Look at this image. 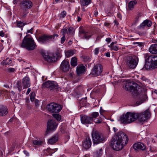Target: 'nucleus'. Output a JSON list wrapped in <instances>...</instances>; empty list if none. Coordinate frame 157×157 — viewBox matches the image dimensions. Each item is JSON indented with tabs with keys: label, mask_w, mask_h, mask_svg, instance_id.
Here are the masks:
<instances>
[{
	"label": "nucleus",
	"mask_w": 157,
	"mask_h": 157,
	"mask_svg": "<svg viewBox=\"0 0 157 157\" xmlns=\"http://www.w3.org/2000/svg\"><path fill=\"white\" fill-rule=\"evenodd\" d=\"M113 129L114 131L115 132H116L117 131V129L116 128H115V127L113 128Z\"/></svg>",
	"instance_id": "62"
},
{
	"label": "nucleus",
	"mask_w": 157,
	"mask_h": 157,
	"mask_svg": "<svg viewBox=\"0 0 157 157\" xmlns=\"http://www.w3.org/2000/svg\"><path fill=\"white\" fill-rule=\"evenodd\" d=\"M68 34H73L75 32V30L72 27H70L69 28L68 30Z\"/></svg>",
	"instance_id": "42"
},
{
	"label": "nucleus",
	"mask_w": 157,
	"mask_h": 157,
	"mask_svg": "<svg viewBox=\"0 0 157 157\" xmlns=\"http://www.w3.org/2000/svg\"><path fill=\"white\" fill-rule=\"evenodd\" d=\"M21 46L30 51L35 48L36 45L32 37L30 35H28L24 37Z\"/></svg>",
	"instance_id": "2"
},
{
	"label": "nucleus",
	"mask_w": 157,
	"mask_h": 157,
	"mask_svg": "<svg viewBox=\"0 0 157 157\" xmlns=\"http://www.w3.org/2000/svg\"><path fill=\"white\" fill-rule=\"evenodd\" d=\"M12 60L9 58H7L6 59L3 60L1 63L2 65H10L12 66L13 64H12Z\"/></svg>",
	"instance_id": "30"
},
{
	"label": "nucleus",
	"mask_w": 157,
	"mask_h": 157,
	"mask_svg": "<svg viewBox=\"0 0 157 157\" xmlns=\"http://www.w3.org/2000/svg\"><path fill=\"white\" fill-rule=\"evenodd\" d=\"M66 14V12L64 11H63L61 13L60 17H61L62 18H63L65 16Z\"/></svg>",
	"instance_id": "45"
},
{
	"label": "nucleus",
	"mask_w": 157,
	"mask_h": 157,
	"mask_svg": "<svg viewBox=\"0 0 157 157\" xmlns=\"http://www.w3.org/2000/svg\"><path fill=\"white\" fill-rule=\"evenodd\" d=\"M24 153L27 156H29V153L26 150L23 151Z\"/></svg>",
	"instance_id": "49"
},
{
	"label": "nucleus",
	"mask_w": 157,
	"mask_h": 157,
	"mask_svg": "<svg viewBox=\"0 0 157 157\" xmlns=\"http://www.w3.org/2000/svg\"><path fill=\"white\" fill-rule=\"evenodd\" d=\"M127 136L122 132H118L113 138L111 142V146L115 150H121L127 144L128 141Z\"/></svg>",
	"instance_id": "1"
},
{
	"label": "nucleus",
	"mask_w": 157,
	"mask_h": 157,
	"mask_svg": "<svg viewBox=\"0 0 157 157\" xmlns=\"http://www.w3.org/2000/svg\"><path fill=\"white\" fill-rule=\"evenodd\" d=\"M102 71V67L100 64L95 65L91 70L90 74L94 76L100 75Z\"/></svg>",
	"instance_id": "8"
},
{
	"label": "nucleus",
	"mask_w": 157,
	"mask_h": 157,
	"mask_svg": "<svg viewBox=\"0 0 157 157\" xmlns=\"http://www.w3.org/2000/svg\"><path fill=\"white\" fill-rule=\"evenodd\" d=\"M92 35V33L89 31H86L82 28H80L79 31V36L81 38L88 39Z\"/></svg>",
	"instance_id": "9"
},
{
	"label": "nucleus",
	"mask_w": 157,
	"mask_h": 157,
	"mask_svg": "<svg viewBox=\"0 0 157 157\" xmlns=\"http://www.w3.org/2000/svg\"><path fill=\"white\" fill-rule=\"evenodd\" d=\"M106 41L108 42H110L111 41V39L110 38H108L106 39Z\"/></svg>",
	"instance_id": "58"
},
{
	"label": "nucleus",
	"mask_w": 157,
	"mask_h": 157,
	"mask_svg": "<svg viewBox=\"0 0 157 157\" xmlns=\"http://www.w3.org/2000/svg\"><path fill=\"white\" fill-rule=\"evenodd\" d=\"M137 84L133 81H129L126 82L124 86V88L126 90L131 91L132 90H134Z\"/></svg>",
	"instance_id": "11"
},
{
	"label": "nucleus",
	"mask_w": 157,
	"mask_h": 157,
	"mask_svg": "<svg viewBox=\"0 0 157 157\" xmlns=\"http://www.w3.org/2000/svg\"><path fill=\"white\" fill-rule=\"evenodd\" d=\"M61 33H62L63 36H65V34L67 33V34H68V33L67 30V29H66V28H65L64 29H62Z\"/></svg>",
	"instance_id": "43"
},
{
	"label": "nucleus",
	"mask_w": 157,
	"mask_h": 157,
	"mask_svg": "<svg viewBox=\"0 0 157 157\" xmlns=\"http://www.w3.org/2000/svg\"><path fill=\"white\" fill-rule=\"evenodd\" d=\"M92 135L94 144H98L104 140L102 136L100 135L97 131H93Z\"/></svg>",
	"instance_id": "7"
},
{
	"label": "nucleus",
	"mask_w": 157,
	"mask_h": 157,
	"mask_svg": "<svg viewBox=\"0 0 157 157\" xmlns=\"http://www.w3.org/2000/svg\"><path fill=\"white\" fill-rule=\"evenodd\" d=\"M136 43L138 44V45L140 46H142L143 45V43L141 42H137Z\"/></svg>",
	"instance_id": "57"
},
{
	"label": "nucleus",
	"mask_w": 157,
	"mask_h": 157,
	"mask_svg": "<svg viewBox=\"0 0 157 157\" xmlns=\"http://www.w3.org/2000/svg\"><path fill=\"white\" fill-rule=\"evenodd\" d=\"M25 25V23H23L20 21H18L17 22V26L18 27H22Z\"/></svg>",
	"instance_id": "41"
},
{
	"label": "nucleus",
	"mask_w": 157,
	"mask_h": 157,
	"mask_svg": "<svg viewBox=\"0 0 157 157\" xmlns=\"http://www.w3.org/2000/svg\"><path fill=\"white\" fill-rule=\"evenodd\" d=\"M47 130L53 131L56 129L58 124L54 121L49 120L48 122Z\"/></svg>",
	"instance_id": "12"
},
{
	"label": "nucleus",
	"mask_w": 157,
	"mask_h": 157,
	"mask_svg": "<svg viewBox=\"0 0 157 157\" xmlns=\"http://www.w3.org/2000/svg\"><path fill=\"white\" fill-rule=\"evenodd\" d=\"M145 59L146 63H152L154 59H157V56L152 55L149 56L148 53L144 54Z\"/></svg>",
	"instance_id": "14"
},
{
	"label": "nucleus",
	"mask_w": 157,
	"mask_h": 157,
	"mask_svg": "<svg viewBox=\"0 0 157 157\" xmlns=\"http://www.w3.org/2000/svg\"><path fill=\"white\" fill-rule=\"evenodd\" d=\"M52 116L57 121H60L61 120V116L59 114H53Z\"/></svg>",
	"instance_id": "40"
},
{
	"label": "nucleus",
	"mask_w": 157,
	"mask_h": 157,
	"mask_svg": "<svg viewBox=\"0 0 157 157\" xmlns=\"http://www.w3.org/2000/svg\"><path fill=\"white\" fill-rule=\"evenodd\" d=\"M75 53V51L73 50H68L65 52V54L66 57H69L74 55Z\"/></svg>",
	"instance_id": "34"
},
{
	"label": "nucleus",
	"mask_w": 157,
	"mask_h": 157,
	"mask_svg": "<svg viewBox=\"0 0 157 157\" xmlns=\"http://www.w3.org/2000/svg\"><path fill=\"white\" fill-rule=\"evenodd\" d=\"M48 110L52 113L59 112L61 109V106L55 103H51L47 106Z\"/></svg>",
	"instance_id": "6"
},
{
	"label": "nucleus",
	"mask_w": 157,
	"mask_h": 157,
	"mask_svg": "<svg viewBox=\"0 0 157 157\" xmlns=\"http://www.w3.org/2000/svg\"><path fill=\"white\" fill-rule=\"evenodd\" d=\"M77 60L76 57H72L71 60V64L72 66L75 67L77 65Z\"/></svg>",
	"instance_id": "33"
},
{
	"label": "nucleus",
	"mask_w": 157,
	"mask_h": 157,
	"mask_svg": "<svg viewBox=\"0 0 157 157\" xmlns=\"http://www.w3.org/2000/svg\"><path fill=\"white\" fill-rule=\"evenodd\" d=\"M105 56L107 57H109L110 56V54L109 52H107L105 54Z\"/></svg>",
	"instance_id": "59"
},
{
	"label": "nucleus",
	"mask_w": 157,
	"mask_h": 157,
	"mask_svg": "<svg viewBox=\"0 0 157 157\" xmlns=\"http://www.w3.org/2000/svg\"><path fill=\"white\" fill-rule=\"evenodd\" d=\"M22 84L24 88H27L30 86V79L28 77L26 76L23 78Z\"/></svg>",
	"instance_id": "21"
},
{
	"label": "nucleus",
	"mask_w": 157,
	"mask_h": 157,
	"mask_svg": "<svg viewBox=\"0 0 157 157\" xmlns=\"http://www.w3.org/2000/svg\"><path fill=\"white\" fill-rule=\"evenodd\" d=\"M58 137L57 135H54L48 140V144H52L56 143L58 140Z\"/></svg>",
	"instance_id": "26"
},
{
	"label": "nucleus",
	"mask_w": 157,
	"mask_h": 157,
	"mask_svg": "<svg viewBox=\"0 0 157 157\" xmlns=\"http://www.w3.org/2000/svg\"><path fill=\"white\" fill-rule=\"evenodd\" d=\"M148 51L152 54H157V44L151 45L148 49Z\"/></svg>",
	"instance_id": "22"
},
{
	"label": "nucleus",
	"mask_w": 157,
	"mask_h": 157,
	"mask_svg": "<svg viewBox=\"0 0 157 157\" xmlns=\"http://www.w3.org/2000/svg\"><path fill=\"white\" fill-rule=\"evenodd\" d=\"M138 120L140 122H144L147 121L151 116V113L149 109L138 113Z\"/></svg>",
	"instance_id": "3"
},
{
	"label": "nucleus",
	"mask_w": 157,
	"mask_h": 157,
	"mask_svg": "<svg viewBox=\"0 0 157 157\" xmlns=\"http://www.w3.org/2000/svg\"><path fill=\"white\" fill-rule=\"evenodd\" d=\"M114 23L115 24V25H116V26H117L118 25V23L116 20L114 21Z\"/></svg>",
	"instance_id": "60"
},
{
	"label": "nucleus",
	"mask_w": 157,
	"mask_h": 157,
	"mask_svg": "<svg viewBox=\"0 0 157 157\" xmlns=\"http://www.w3.org/2000/svg\"><path fill=\"white\" fill-rule=\"evenodd\" d=\"M91 0H80V2L81 5L83 6H86L90 2Z\"/></svg>",
	"instance_id": "38"
},
{
	"label": "nucleus",
	"mask_w": 157,
	"mask_h": 157,
	"mask_svg": "<svg viewBox=\"0 0 157 157\" xmlns=\"http://www.w3.org/2000/svg\"><path fill=\"white\" fill-rule=\"evenodd\" d=\"M152 25L151 21L148 20H145L139 26V29H142L145 28L150 27Z\"/></svg>",
	"instance_id": "19"
},
{
	"label": "nucleus",
	"mask_w": 157,
	"mask_h": 157,
	"mask_svg": "<svg viewBox=\"0 0 157 157\" xmlns=\"http://www.w3.org/2000/svg\"><path fill=\"white\" fill-rule=\"evenodd\" d=\"M157 59H154L152 63L151 64L153 65L154 67L157 66Z\"/></svg>",
	"instance_id": "46"
},
{
	"label": "nucleus",
	"mask_w": 157,
	"mask_h": 157,
	"mask_svg": "<svg viewBox=\"0 0 157 157\" xmlns=\"http://www.w3.org/2000/svg\"><path fill=\"white\" fill-rule=\"evenodd\" d=\"M91 141L89 137L87 136L82 141V146L84 148L88 149L91 145Z\"/></svg>",
	"instance_id": "17"
},
{
	"label": "nucleus",
	"mask_w": 157,
	"mask_h": 157,
	"mask_svg": "<svg viewBox=\"0 0 157 157\" xmlns=\"http://www.w3.org/2000/svg\"><path fill=\"white\" fill-rule=\"evenodd\" d=\"M81 121L83 124H90L92 121V118L86 115H81Z\"/></svg>",
	"instance_id": "18"
},
{
	"label": "nucleus",
	"mask_w": 157,
	"mask_h": 157,
	"mask_svg": "<svg viewBox=\"0 0 157 157\" xmlns=\"http://www.w3.org/2000/svg\"><path fill=\"white\" fill-rule=\"evenodd\" d=\"M8 71L10 72H13L15 71V69L13 68H9Z\"/></svg>",
	"instance_id": "50"
},
{
	"label": "nucleus",
	"mask_w": 157,
	"mask_h": 157,
	"mask_svg": "<svg viewBox=\"0 0 157 157\" xmlns=\"http://www.w3.org/2000/svg\"><path fill=\"white\" fill-rule=\"evenodd\" d=\"M42 56L44 59L49 62H55L56 60V56L54 55H48L47 54L42 53Z\"/></svg>",
	"instance_id": "15"
},
{
	"label": "nucleus",
	"mask_w": 157,
	"mask_h": 157,
	"mask_svg": "<svg viewBox=\"0 0 157 157\" xmlns=\"http://www.w3.org/2000/svg\"><path fill=\"white\" fill-rule=\"evenodd\" d=\"M60 68L63 71L66 72L68 71L70 68L69 62L66 60H63L61 64Z\"/></svg>",
	"instance_id": "13"
},
{
	"label": "nucleus",
	"mask_w": 157,
	"mask_h": 157,
	"mask_svg": "<svg viewBox=\"0 0 157 157\" xmlns=\"http://www.w3.org/2000/svg\"><path fill=\"white\" fill-rule=\"evenodd\" d=\"M50 86L49 87V90H54L57 89L58 88V86L57 83L55 82L51 81L50 83Z\"/></svg>",
	"instance_id": "31"
},
{
	"label": "nucleus",
	"mask_w": 157,
	"mask_h": 157,
	"mask_svg": "<svg viewBox=\"0 0 157 157\" xmlns=\"http://www.w3.org/2000/svg\"><path fill=\"white\" fill-rule=\"evenodd\" d=\"M44 141L43 140L40 139L35 140H33V144L36 145L40 146L42 145Z\"/></svg>",
	"instance_id": "32"
},
{
	"label": "nucleus",
	"mask_w": 157,
	"mask_h": 157,
	"mask_svg": "<svg viewBox=\"0 0 157 157\" xmlns=\"http://www.w3.org/2000/svg\"><path fill=\"white\" fill-rule=\"evenodd\" d=\"M51 150L50 152L52 153H54L55 151H57V149H50Z\"/></svg>",
	"instance_id": "54"
},
{
	"label": "nucleus",
	"mask_w": 157,
	"mask_h": 157,
	"mask_svg": "<svg viewBox=\"0 0 157 157\" xmlns=\"http://www.w3.org/2000/svg\"><path fill=\"white\" fill-rule=\"evenodd\" d=\"M133 148L135 150L140 149L144 150L145 149V146L142 143H137L134 144L133 146Z\"/></svg>",
	"instance_id": "24"
},
{
	"label": "nucleus",
	"mask_w": 157,
	"mask_h": 157,
	"mask_svg": "<svg viewBox=\"0 0 157 157\" xmlns=\"http://www.w3.org/2000/svg\"><path fill=\"white\" fill-rule=\"evenodd\" d=\"M81 20V18H80V17H78L77 21L78 22L80 21Z\"/></svg>",
	"instance_id": "63"
},
{
	"label": "nucleus",
	"mask_w": 157,
	"mask_h": 157,
	"mask_svg": "<svg viewBox=\"0 0 157 157\" xmlns=\"http://www.w3.org/2000/svg\"><path fill=\"white\" fill-rule=\"evenodd\" d=\"M99 48H96L94 49V54L95 55H98L99 53Z\"/></svg>",
	"instance_id": "48"
},
{
	"label": "nucleus",
	"mask_w": 157,
	"mask_h": 157,
	"mask_svg": "<svg viewBox=\"0 0 157 157\" xmlns=\"http://www.w3.org/2000/svg\"><path fill=\"white\" fill-rule=\"evenodd\" d=\"M100 113L101 116L99 117L98 118L94 119L93 121L95 124H99L101 123L105 118V117L103 115H102L100 111Z\"/></svg>",
	"instance_id": "29"
},
{
	"label": "nucleus",
	"mask_w": 157,
	"mask_h": 157,
	"mask_svg": "<svg viewBox=\"0 0 157 157\" xmlns=\"http://www.w3.org/2000/svg\"><path fill=\"white\" fill-rule=\"evenodd\" d=\"M104 25L106 26H108L109 25V24L107 23H105Z\"/></svg>",
	"instance_id": "61"
},
{
	"label": "nucleus",
	"mask_w": 157,
	"mask_h": 157,
	"mask_svg": "<svg viewBox=\"0 0 157 157\" xmlns=\"http://www.w3.org/2000/svg\"><path fill=\"white\" fill-rule=\"evenodd\" d=\"M85 70V67L83 65H78L77 67L76 71L78 74V75H80V74L84 73Z\"/></svg>",
	"instance_id": "28"
},
{
	"label": "nucleus",
	"mask_w": 157,
	"mask_h": 157,
	"mask_svg": "<svg viewBox=\"0 0 157 157\" xmlns=\"http://www.w3.org/2000/svg\"><path fill=\"white\" fill-rule=\"evenodd\" d=\"M66 40L65 36V35H63L61 37V44H63L64 42Z\"/></svg>",
	"instance_id": "47"
},
{
	"label": "nucleus",
	"mask_w": 157,
	"mask_h": 157,
	"mask_svg": "<svg viewBox=\"0 0 157 157\" xmlns=\"http://www.w3.org/2000/svg\"><path fill=\"white\" fill-rule=\"evenodd\" d=\"M58 35L57 34L51 36L44 35L39 37L38 39V40L41 43L45 44L51 40L52 38L54 39L55 37H58Z\"/></svg>",
	"instance_id": "5"
},
{
	"label": "nucleus",
	"mask_w": 157,
	"mask_h": 157,
	"mask_svg": "<svg viewBox=\"0 0 157 157\" xmlns=\"http://www.w3.org/2000/svg\"><path fill=\"white\" fill-rule=\"evenodd\" d=\"M4 36V33L3 31H0V36L3 37Z\"/></svg>",
	"instance_id": "51"
},
{
	"label": "nucleus",
	"mask_w": 157,
	"mask_h": 157,
	"mask_svg": "<svg viewBox=\"0 0 157 157\" xmlns=\"http://www.w3.org/2000/svg\"><path fill=\"white\" fill-rule=\"evenodd\" d=\"M138 62V58L136 56H129L127 58L126 64L129 68H134L137 66Z\"/></svg>",
	"instance_id": "4"
},
{
	"label": "nucleus",
	"mask_w": 157,
	"mask_h": 157,
	"mask_svg": "<svg viewBox=\"0 0 157 157\" xmlns=\"http://www.w3.org/2000/svg\"><path fill=\"white\" fill-rule=\"evenodd\" d=\"M20 7L21 9H29L33 6V3L29 0H23L20 3Z\"/></svg>",
	"instance_id": "10"
},
{
	"label": "nucleus",
	"mask_w": 157,
	"mask_h": 157,
	"mask_svg": "<svg viewBox=\"0 0 157 157\" xmlns=\"http://www.w3.org/2000/svg\"><path fill=\"white\" fill-rule=\"evenodd\" d=\"M8 109L6 107L0 106V116H4L8 113Z\"/></svg>",
	"instance_id": "27"
},
{
	"label": "nucleus",
	"mask_w": 157,
	"mask_h": 157,
	"mask_svg": "<svg viewBox=\"0 0 157 157\" xmlns=\"http://www.w3.org/2000/svg\"><path fill=\"white\" fill-rule=\"evenodd\" d=\"M128 112L125 114L122 115L120 118V121L123 124L129 123Z\"/></svg>",
	"instance_id": "23"
},
{
	"label": "nucleus",
	"mask_w": 157,
	"mask_h": 157,
	"mask_svg": "<svg viewBox=\"0 0 157 157\" xmlns=\"http://www.w3.org/2000/svg\"><path fill=\"white\" fill-rule=\"evenodd\" d=\"M35 93L34 92H32L30 96V100L31 101H33L34 100L35 98Z\"/></svg>",
	"instance_id": "44"
},
{
	"label": "nucleus",
	"mask_w": 157,
	"mask_h": 157,
	"mask_svg": "<svg viewBox=\"0 0 157 157\" xmlns=\"http://www.w3.org/2000/svg\"><path fill=\"white\" fill-rule=\"evenodd\" d=\"M51 82V81H48L44 82L42 85V88H48L49 90Z\"/></svg>",
	"instance_id": "37"
},
{
	"label": "nucleus",
	"mask_w": 157,
	"mask_h": 157,
	"mask_svg": "<svg viewBox=\"0 0 157 157\" xmlns=\"http://www.w3.org/2000/svg\"><path fill=\"white\" fill-rule=\"evenodd\" d=\"M116 43V42H112L111 44L109 46V47L110 48L111 50H114L115 51H117L118 49V47L117 46L114 45V44Z\"/></svg>",
	"instance_id": "36"
},
{
	"label": "nucleus",
	"mask_w": 157,
	"mask_h": 157,
	"mask_svg": "<svg viewBox=\"0 0 157 157\" xmlns=\"http://www.w3.org/2000/svg\"><path fill=\"white\" fill-rule=\"evenodd\" d=\"M137 97L138 100L136 103V106L139 105L147 100V96L145 94H140Z\"/></svg>",
	"instance_id": "16"
},
{
	"label": "nucleus",
	"mask_w": 157,
	"mask_h": 157,
	"mask_svg": "<svg viewBox=\"0 0 157 157\" xmlns=\"http://www.w3.org/2000/svg\"><path fill=\"white\" fill-rule=\"evenodd\" d=\"M137 3V2L135 0L131 1L129 2L128 6V10H133Z\"/></svg>",
	"instance_id": "25"
},
{
	"label": "nucleus",
	"mask_w": 157,
	"mask_h": 157,
	"mask_svg": "<svg viewBox=\"0 0 157 157\" xmlns=\"http://www.w3.org/2000/svg\"><path fill=\"white\" fill-rule=\"evenodd\" d=\"M33 28H31L30 30L27 31V33L32 34L33 32Z\"/></svg>",
	"instance_id": "53"
},
{
	"label": "nucleus",
	"mask_w": 157,
	"mask_h": 157,
	"mask_svg": "<svg viewBox=\"0 0 157 157\" xmlns=\"http://www.w3.org/2000/svg\"><path fill=\"white\" fill-rule=\"evenodd\" d=\"M129 118V123L135 121L138 119V113L128 112Z\"/></svg>",
	"instance_id": "20"
},
{
	"label": "nucleus",
	"mask_w": 157,
	"mask_h": 157,
	"mask_svg": "<svg viewBox=\"0 0 157 157\" xmlns=\"http://www.w3.org/2000/svg\"><path fill=\"white\" fill-rule=\"evenodd\" d=\"M30 91H31V89L30 88H29L27 89V91L26 93V94L27 95L28 94H29V93L30 92Z\"/></svg>",
	"instance_id": "55"
},
{
	"label": "nucleus",
	"mask_w": 157,
	"mask_h": 157,
	"mask_svg": "<svg viewBox=\"0 0 157 157\" xmlns=\"http://www.w3.org/2000/svg\"><path fill=\"white\" fill-rule=\"evenodd\" d=\"M99 115V114L98 112H94L90 114V118H92V121H94V118L96 119V118Z\"/></svg>",
	"instance_id": "39"
},
{
	"label": "nucleus",
	"mask_w": 157,
	"mask_h": 157,
	"mask_svg": "<svg viewBox=\"0 0 157 157\" xmlns=\"http://www.w3.org/2000/svg\"><path fill=\"white\" fill-rule=\"evenodd\" d=\"M152 42L154 43H157V39L154 40Z\"/></svg>",
	"instance_id": "64"
},
{
	"label": "nucleus",
	"mask_w": 157,
	"mask_h": 157,
	"mask_svg": "<svg viewBox=\"0 0 157 157\" xmlns=\"http://www.w3.org/2000/svg\"><path fill=\"white\" fill-rule=\"evenodd\" d=\"M117 17H119L120 19H121L122 18V16L120 13H118L117 14Z\"/></svg>",
	"instance_id": "56"
},
{
	"label": "nucleus",
	"mask_w": 157,
	"mask_h": 157,
	"mask_svg": "<svg viewBox=\"0 0 157 157\" xmlns=\"http://www.w3.org/2000/svg\"><path fill=\"white\" fill-rule=\"evenodd\" d=\"M22 11L20 13V16L22 18H25L29 12L27 9H22Z\"/></svg>",
	"instance_id": "35"
},
{
	"label": "nucleus",
	"mask_w": 157,
	"mask_h": 157,
	"mask_svg": "<svg viewBox=\"0 0 157 157\" xmlns=\"http://www.w3.org/2000/svg\"><path fill=\"white\" fill-rule=\"evenodd\" d=\"M35 104L36 106H38L39 105V101L36 99L35 101Z\"/></svg>",
	"instance_id": "52"
}]
</instances>
